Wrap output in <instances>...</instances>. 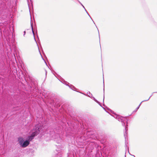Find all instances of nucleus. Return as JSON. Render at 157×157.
<instances>
[{"mask_svg":"<svg viewBox=\"0 0 157 157\" xmlns=\"http://www.w3.org/2000/svg\"><path fill=\"white\" fill-rule=\"evenodd\" d=\"M23 152L25 153H26L27 154H29L30 155H31L33 153L34 150L32 148H29L26 149H24L23 150Z\"/></svg>","mask_w":157,"mask_h":157,"instance_id":"f257e3e1","label":"nucleus"},{"mask_svg":"<svg viewBox=\"0 0 157 157\" xmlns=\"http://www.w3.org/2000/svg\"><path fill=\"white\" fill-rule=\"evenodd\" d=\"M56 154H57V155L56 157H61V154L60 153L61 149L60 148H57L56 150Z\"/></svg>","mask_w":157,"mask_h":157,"instance_id":"f03ea898","label":"nucleus"},{"mask_svg":"<svg viewBox=\"0 0 157 157\" xmlns=\"http://www.w3.org/2000/svg\"><path fill=\"white\" fill-rule=\"evenodd\" d=\"M37 134V133L36 132H33L31 136L29 137V140L30 141Z\"/></svg>","mask_w":157,"mask_h":157,"instance_id":"7ed1b4c3","label":"nucleus"},{"mask_svg":"<svg viewBox=\"0 0 157 157\" xmlns=\"http://www.w3.org/2000/svg\"><path fill=\"white\" fill-rule=\"evenodd\" d=\"M29 140H26L23 142V143L22 145H21V146H22L23 147H26L28 146V145L29 144Z\"/></svg>","mask_w":157,"mask_h":157,"instance_id":"20e7f679","label":"nucleus"},{"mask_svg":"<svg viewBox=\"0 0 157 157\" xmlns=\"http://www.w3.org/2000/svg\"><path fill=\"white\" fill-rule=\"evenodd\" d=\"M24 141V140L23 138L22 137H19L18 139V141L21 146V145L23 144Z\"/></svg>","mask_w":157,"mask_h":157,"instance_id":"39448f33","label":"nucleus"},{"mask_svg":"<svg viewBox=\"0 0 157 157\" xmlns=\"http://www.w3.org/2000/svg\"><path fill=\"white\" fill-rule=\"evenodd\" d=\"M75 157V155L73 152H69L67 154V157Z\"/></svg>","mask_w":157,"mask_h":157,"instance_id":"423d86ee","label":"nucleus"},{"mask_svg":"<svg viewBox=\"0 0 157 157\" xmlns=\"http://www.w3.org/2000/svg\"><path fill=\"white\" fill-rule=\"evenodd\" d=\"M19 148V149H18V150H19V151H21V150H22V148L23 149V148H21H21Z\"/></svg>","mask_w":157,"mask_h":157,"instance_id":"0eeeda50","label":"nucleus"},{"mask_svg":"<svg viewBox=\"0 0 157 157\" xmlns=\"http://www.w3.org/2000/svg\"><path fill=\"white\" fill-rule=\"evenodd\" d=\"M134 157H135V156L134 155H133Z\"/></svg>","mask_w":157,"mask_h":157,"instance_id":"6e6552de","label":"nucleus"}]
</instances>
